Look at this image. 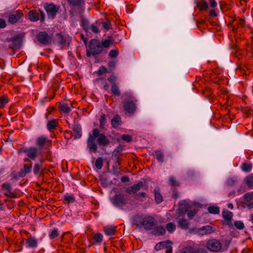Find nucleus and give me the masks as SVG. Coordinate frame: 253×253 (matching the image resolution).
<instances>
[{
  "instance_id": "obj_1",
  "label": "nucleus",
  "mask_w": 253,
  "mask_h": 253,
  "mask_svg": "<svg viewBox=\"0 0 253 253\" xmlns=\"http://www.w3.org/2000/svg\"><path fill=\"white\" fill-rule=\"evenodd\" d=\"M97 138V142L100 146H107L110 143L109 140L103 133H100V131L97 128H95L92 131V135H89L87 140V146L89 151L96 153L97 147L95 143V139Z\"/></svg>"
},
{
  "instance_id": "obj_2",
  "label": "nucleus",
  "mask_w": 253,
  "mask_h": 253,
  "mask_svg": "<svg viewBox=\"0 0 253 253\" xmlns=\"http://www.w3.org/2000/svg\"><path fill=\"white\" fill-rule=\"evenodd\" d=\"M157 223L156 220L153 216H147L144 217H139L136 225L143 226L146 230H150L156 225Z\"/></svg>"
},
{
  "instance_id": "obj_3",
  "label": "nucleus",
  "mask_w": 253,
  "mask_h": 253,
  "mask_svg": "<svg viewBox=\"0 0 253 253\" xmlns=\"http://www.w3.org/2000/svg\"><path fill=\"white\" fill-rule=\"evenodd\" d=\"M89 48L92 52L93 55L99 54L103 51L100 42L97 40H92L89 43Z\"/></svg>"
},
{
  "instance_id": "obj_4",
  "label": "nucleus",
  "mask_w": 253,
  "mask_h": 253,
  "mask_svg": "<svg viewBox=\"0 0 253 253\" xmlns=\"http://www.w3.org/2000/svg\"><path fill=\"white\" fill-rule=\"evenodd\" d=\"M206 247L211 252H218L221 250L222 244L219 240L213 239L207 241Z\"/></svg>"
},
{
  "instance_id": "obj_5",
  "label": "nucleus",
  "mask_w": 253,
  "mask_h": 253,
  "mask_svg": "<svg viewBox=\"0 0 253 253\" xmlns=\"http://www.w3.org/2000/svg\"><path fill=\"white\" fill-rule=\"evenodd\" d=\"M59 8L60 6L58 5H56L52 3H46L44 5V9L47 13V16L51 19L55 18Z\"/></svg>"
},
{
  "instance_id": "obj_6",
  "label": "nucleus",
  "mask_w": 253,
  "mask_h": 253,
  "mask_svg": "<svg viewBox=\"0 0 253 253\" xmlns=\"http://www.w3.org/2000/svg\"><path fill=\"white\" fill-rule=\"evenodd\" d=\"M24 152L26 154L27 157L31 160H34L38 156V149L34 147L27 148H22L19 150L18 152Z\"/></svg>"
},
{
  "instance_id": "obj_7",
  "label": "nucleus",
  "mask_w": 253,
  "mask_h": 253,
  "mask_svg": "<svg viewBox=\"0 0 253 253\" xmlns=\"http://www.w3.org/2000/svg\"><path fill=\"white\" fill-rule=\"evenodd\" d=\"M112 204L116 207H122L127 204V201L125 199V196L121 193H117L112 199Z\"/></svg>"
},
{
  "instance_id": "obj_8",
  "label": "nucleus",
  "mask_w": 253,
  "mask_h": 253,
  "mask_svg": "<svg viewBox=\"0 0 253 253\" xmlns=\"http://www.w3.org/2000/svg\"><path fill=\"white\" fill-rule=\"evenodd\" d=\"M136 101L125 100L122 102L124 110L129 113L133 114L136 110Z\"/></svg>"
},
{
  "instance_id": "obj_9",
  "label": "nucleus",
  "mask_w": 253,
  "mask_h": 253,
  "mask_svg": "<svg viewBox=\"0 0 253 253\" xmlns=\"http://www.w3.org/2000/svg\"><path fill=\"white\" fill-rule=\"evenodd\" d=\"M9 42V48L16 50L20 48L22 43V40L19 36H17L11 39Z\"/></svg>"
},
{
  "instance_id": "obj_10",
  "label": "nucleus",
  "mask_w": 253,
  "mask_h": 253,
  "mask_svg": "<svg viewBox=\"0 0 253 253\" xmlns=\"http://www.w3.org/2000/svg\"><path fill=\"white\" fill-rule=\"evenodd\" d=\"M38 41L43 44H48L51 42V38L45 32H41L37 36Z\"/></svg>"
},
{
  "instance_id": "obj_11",
  "label": "nucleus",
  "mask_w": 253,
  "mask_h": 253,
  "mask_svg": "<svg viewBox=\"0 0 253 253\" xmlns=\"http://www.w3.org/2000/svg\"><path fill=\"white\" fill-rule=\"evenodd\" d=\"M2 187L3 190L5 191L4 193V195L11 198H15L16 197V194L12 192V188L10 184L8 183H3Z\"/></svg>"
},
{
  "instance_id": "obj_12",
  "label": "nucleus",
  "mask_w": 253,
  "mask_h": 253,
  "mask_svg": "<svg viewBox=\"0 0 253 253\" xmlns=\"http://www.w3.org/2000/svg\"><path fill=\"white\" fill-rule=\"evenodd\" d=\"M32 168V163L30 164H26L23 166V168L18 172V175L20 177H24L26 174L29 173L31 172Z\"/></svg>"
},
{
  "instance_id": "obj_13",
  "label": "nucleus",
  "mask_w": 253,
  "mask_h": 253,
  "mask_svg": "<svg viewBox=\"0 0 253 253\" xmlns=\"http://www.w3.org/2000/svg\"><path fill=\"white\" fill-rule=\"evenodd\" d=\"M214 230L213 228L210 225L205 226L201 228H198L197 230V233L202 236L210 234L213 232Z\"/></svg>"
},
{
  "instance_id": "obj_14",
  "label": "nucleus",
  "mask_w": 253,
  "mask_h": 253,
  "mask_svg": "<svg viewBox=\"0 0 253 253\" xmlns=\"http://www.w3.org/2000/svg\"><path fill=\"white\" fill-rule=\"evenodd\" d=\"M23 16V14L21 12L16 11L9 14L8 16V22L11 24H14L17 22Z\"/></svg>"
},
{
  "instance_id": "obj_15",
  "label": "nucleus",
  "mask_w": 253,
  "mask_h": 253,
  "mask_svg": "<svg viewBox=\"0 0 253 253\" xmlns=\"http://www.w3.org/2000/svg\"><path fill=\"white\" fill-rule=\"evenodd\" d=\"M177 223L178 226L181 228L182 229L186 230L188 229L189 226V222L185 218H178Z\"/></svg>"
},
{
  "instance_id": "obj_16",
  "label": "nucleus",
  "mask_w": 253,
  "mask_h": 253,
  "mask_svg": "<svg viewBox=\"0 0 253 253\" xmlns=\"http://www.w3.org/2000/svg\"><path fill=\"white\" fill-rule=\"evenodd\" d=\"M195 2L197 6L200 10H206L209 7L208 3L205 0H200V1L196 0Z\"/></svg>"
},
{
  "instance_id": "obj_17",
  "label": "nucleus",
  "mask_w": 253,
  "mask_h": 253,
  "mask_svg": "<svg viewBox=\"0 0 253 253\" xmlns=\"http://www.w3.org/2000/svg\"><path fill=\"white\" fill-rule=\"evenodd\" d=\"M103 230L106 235L111 236L115 234L116 232V227L112 226H107L104 227Z\"/></svg>"
},
{
  "instance_id": "obj_18",
  "label": "nucleus",
  "mask_w": 253,
  "mask_h": 253,
  "mask_svg": "<svg viewBox=\"0 0 253 253\" xmlns=\"http://www.w3.org/2000/svg\"><path fill=\"white\" fill-rule=\"evenodd\" d=\"M121 119L119 115H116L111 120V124L114 128L117 127L121 125Z\"/></svg>"
},
{
  "instance_id": "obj_19",
  "label": "nucleus",
  "mask_w": 253,
  "mask_h": 253,
  "mask_svg": "<svg viewBox=\"0 0 253 253\" xmlns=\"http://www.w3.org/2000/svg\"><path fill=\"white\" fill-rule=\"evenodd\" d=\"M114 42L113 38L111 37H109L108 39L102 41L101 43L102 49L103 48H108L110 47L111 43Z\"/></svg>"
},
{
  "instance_id": "obj_20",
  "label": "nucleus",
  "mask_w": 253,
  "mask_h": 253,
  "mask_svg": "<svg viewBox=\"0 0 253 253\" xmlns=\"http://www.w3.org/2000/svg\"><path fill=\"white\" fill-rule=\"evenodd\" d=\"M153 234L161 236L165 234L166 232L165 228L162 226H159L155 228L153 231Z\"/></svg>"
},
{
  "instance_id": "obj_21",
  "label": "nucleus",
  "mask_w": 253,
  "mask_h": 253,
  "mask_svg": "<svg viewBox=\"0 0 253 253\" xmlns=\"http://www.w3.org/2000/svg\"><path fill=\"white\" fill-rule=\"evenodd\" d=\"M49 142L46 137L41 136L39 137L36 140V144L40 147H42L46 142Z\"/></svg>"
},
{
  "instance_id": "obj_22",
  "label": "nucleus",
  "mask_w": 253,
  "mask_h": 253,
  "mask_svg": "<svg viewBox=\"0 0 253 253\" xmlns=\"http://www.w3.org/2000/svg\"><path fill=\"white\" fill-rule=\"evenodd\" d=\"M111 93L115 96H120L121 95L119 85L117 84L111 85Z\"/></svg>"
},
{
  "instance_id": "obj_23",
  "label": "nucleus",
  "mask_w": 253,
  "mask_h": 253,
  "mask_svg": "<svg viewBox=\"0 0 253 253\" xmlns=\"http://www.w3.org/2000/svg\"><path fill=\"white\" fill-rule=\"evenodd\" d=\"M29 19L31 21H37L40 20L39 14L34 10H31L29 12Z\"/></svg>"
},
{
  "instance_id": "obj_24",
  "label": "nucleus",
  "mask_w": 253,
  "mask_h": 253,
  "mask_svg": "<svg viewBox=\"0 0 253 253\" xmlns=\"http://www.w3.org/2000/svg\"><path fill=\"white\" fill-rule=\"evenodd\" d=\"M57 121L55 119L49 121L47 124V128L49 131L56 128L57 126Z\"/></svg>"
},
{
  "instance_id": "obj_25",
  "label": "nucleus",
  "mask_w": 253,
  "mask_h": 253,
  "mask_svg": "<svg viewBox=\"0 0 253 253\" xmlns=\"http://www.w3.org/2000/svg\"><path fill=\"white\" fill-rule=\"evenodd\" d=\"M56 41L57 43L61 46V48L63 47L66 42L65 38L60 34L57 35Z\"/></svg>"
},
{
  "instance_id": "obj_26",
  "label": "nucleus",
  "mask_w": 253,
  "mask_h": 253,
  "mask_svg": "<svg viewBox=\"0 0 253 253\" xmlns=\"http://www.w3.org/2000/svg\"><path fill=\"white\" fill-rule=\"evenodd\" d=\"M82 128L79 125H75L73 127V131L75 138H80L82 135Z\"/></svg>"
},
{
  "instance_id": "obj_27",
  "label": "nucleus",
  "mask_w": 253,
  "mask_h": 253,
  "mask_svg": "<svg viewBox=\"0 0 253 253\" xmlns=\"http://www.w3.org/2000/svg\"><path fill=\"white\" fill-rule=\"evenodd\" d=\"M155 201L157 203H160L163 201V197L160 194V189L156 188L154 190Z\"/></svg>"
},
{
  "instance_id": "obj_28",
  "label": "nucleus",
  "mask_w": 253,
  "mask_h": 253,
  "mask_svg": "<svg viewBox=\"0 0 253 253\" xmlns=\"http://www.w3.org/2000/svg\"><path fill=\"white\" fill-rule=\"evenodd\" d=\"M59 110L64 113H68L71 111V108L66 103H62L59 106Z\"/></svg>"
},
{
  "instance_id": "obj_29",
  "label": "nucleus",
  "mask_w": 253,
  "mask_h": 253,
  "mask_svg": "<svg viewBox=\"0 0 253 253\" xmlns=\"http://www.w3.org/2000/svg\"><path fill=\"white\" fill-rule=\"evenodd\" d=\"M122 98L125 100L136 101L135 97L132 95V93L129 92H125L122 96Z\"/></svg>"
},
{
  "instance_id": "obj_30",
  "label": "nucleus",
  "mask_w": 253,
  "mask_h": 253,
  "mask_svg": "<svg viewBox=\"0 0 253 253\" xmlns=\"http://www.w3.org/2000/svg\"><path fill=\"white\" fill-rule=\"evenodd\" d=\"M222 216L226 220L229 221L233 216V213L228 210H224L222 211Z\"/></svg>"
},
{
  "instance_id": "obj_31",
  "label": "nucleus",
  "mask_w": 253,
  "mask_h": 253,
  "mask_svg": "<svg viewBox=\"0 0 253 253\" xmlns=\"http://www.w3.org/2000/svg\"><path fill=\"white\" fill-rule=\"evenodd\" d=\"M246 183L251 188H253V174H250L245 178Z\"/></svg>"
},
{
  "instance_id": "obj_32",
  "label": "nucleus",
  "mask_w": 253,
  "mask_h": 253,
  "mask_svg": "<svg viewBox=\"0 0 253 253\" xmlns=\"http://www.w3.org/2000/svg\"><path fill=\"white\" fill-rule=\"evenodd\" d=\"M242 169L245 172H249L252 169V165L251 163H244L242 165Z\"/></svg>"
},
{
  "instance_id": "obj_33",
  "label": "nucleus",
  "mask_w": 253,
  "mask_h": 253,
  "mask_svg": "<svg viewBox=\"0 0 253 253\" xmlns=\"http://www.w3.org/2000/svg\"><path fill=\"white\" fill-rule=\"evenodd\" d=\"M122 150V149L121 148H117L113 151L112 153L113 157H114L117 160H118L119 158L122 155L121 152Z\"/></svg>"
},
{
  "instance_id": "obj_34",
  "label": "nucleus",
  "mask_w": 253,
  "mask_h": 253,
  "mask_svg": "<svg viewBox=\"0 0 253 253\" xmlns=\"http://www.w3.org/2000/svg\"><path fill=\"white\" fill-rule=\"evenodd\" d=\"M169 184L173 186H179L180 185L179 182L173 176H171L169 178Z\"/></svg>"
},
{
  "instance_id": "obj_35",
  "label": "nucleus",
  "mask_w": 253,
  "mask_h": 253,
  "mask_svg": "<svg viewBox=\"0 0 253 253\" xmlns=\"http://www.w3.org/2000/svg\"><path fill=\"white\" fill-rule=\"evenodd\" d=\"M28 245L31 248H35L37 246V242L34 238H30L26 240Z\"/></svg>"
},
{
  "instance_id": "obj_36",
  "label": "nucleus",
  "mask_w": 253,
  "mask_h": 253,
  "mask_svg": "<svg viewBox=\"0 0 253 253\" xmlns=\"http://www.w3.org/2000/svg\"><path fill=\"white\" fill-rule=\"evenodd\" d=\"M166 229L169 233H171L175 231L176 226L174 223L169 222L166 225Z\"/></svg>"
},
{
  "instance_id": "obj_37",
  "label": "nucleus",
  "mask_w": 253,
  "mask_h": 253,
  "mask_svg": "<svg viewBox=\"0 0 253 253\" xmlns=\"http://www.w3.org/2000/svg\"><path fill=\"white\" fill-rule=\"evenodd\" d=\"M99 122V127L102 129H104L106 123V115L105 114L101 115Z\"/></svg>"
},
{
  "instance_id": "obj_38",
  "label": "nucleus",
  "mask_w": 253,
  "mask_h": 253,
  "mask_svg": "<svg viewBox=\"0 0 253 253\" xmlns=\"http://www.w3.org/2000/svg\"><path fill=\"white\" fill-rule=\"evenodd\" d=\"M69 4L73 6H78L81 5L83 0H67Z\"/></svg>"
},
{
  "instance_id": "obj_39",
  "label": "nucleus",
  "mask_w": 253,
  "mask_h": 253,
  "mask_svg": "<svg viewBox=\"0 0 253 253\" xmlns=\"http://www.w3.org/2000/svg\"><path fill=\"white\" fill-rule=\"evenodd\" d=\"M155 155L156 158L161 162H164V156L161 151H156L155 152Z\"/></svg>"
},
{
  "instance_id": "obj_40",
  "label": "nucleus",
  "mask_w": 253,
  "mask_h": 253,
  "mask_svg": "<svg viewBox=\"0 0 253 253\" xmlns=\"http://www.w3.org/2000/svg\"><path fill=\"white\" fill-rule=\"evenodd\" d=\"M238 21L237 23V26L238 28L243 27L245 25V21L244 19L243 18H235L233 20V21Z\"/></svg>"
},
{
  "instance_id": "obj_41",
  "label": "nucleus",
  "mask_w": 253,
  "mask_h": 253,
  "mask_svg": "<svg viewBox=\"0 0 253 253\" xmlns=\"http://www.w3.org/2000/svg\"><path fill=\"white\" fill-rule=\"evenodd\" d=\"M95 166L99 169L102 168L103 166V159L102 158L99 157L97 159L95 163Z\"/></svg>"
},
{
  "instance_id": "obj_42",
  "label": "nucleus",
  "mask_w": 253,
  "mask_h": 253,
  "mask_svg": "<svg viewBox=\"0 0 253 253\" xmlns=\"http://www.w3.org/2000/svg\"><path fill=\"white\" fill-rule=\"evenodd\" d=\"M208 210L211 213L217 214L219 212V209L217 207H209Z\"/></svg>"
},
{
  "instance_id": "obj_43",
  "label": "nucleus",
  "mask_w": 253,
  "mask_h": 253,
  "mask_svg": "<svg viewBox=\"0 0 253 253\" xmlns=\"http://www.w3.org/2000/svg\"><path fill=\"white\" fill-rule=\"evenodd\" d=\"M143 186V182L140 181L137 183V184H134L133 185L131 186L135 193L137 192L138 191H139L141 188Z\"/></svg>"
},
{
  "instance_id": "obj_44",
  "label": "nucleus",
  "mask_w": 253,
  "mask_h": 253,
  "mask_svg": "<svg viewBox=\"0 0 253 253\" xmlns=\"http://www.w3.org/2000/svg\"><path fill=\"white\" fill-rule=\"evenodd\" d=\"M59 235V233L58 229L57 228H54L49 234V238L50 239H53L57 237Z\"/></svg>"
},
{
  "instance_id": "obj_45",
  "label": "nucleus",
  "mask_w": 253,
  "mask_h": 253,
  "mask_svg": "<svg viewBox=\"0 0 253 253\" xmlns=\"http://www.w3.org/2000/svg\"><path fill=\"white\" fill-rule=\"evenodd\" d=\"M7 102L8 100L6 96H3L0 97V108L3 107Z\"/></svg>"
},
{
  "instance_id": "obj_46",
  "label": "nucleus",
  "mask_w": 253,
  "mask_h": 253,
  "mask_svg": "<svg viewBox=\"0 0 253 253\" xmlns=\"http://www.w3.org/2000/svg\"><path fill=\"white\" fill-rule=\"evenodd\" d=\"M118 54L119 50L118 49H114L110 51L109 56L111 58H115L118 56Z\"/></svg>"
},
{
  "instance_id": "obj_47",
  "label": "nucleus",
  "mask_w": 253,
  "mask_h": 253,
  "mask_svg": "<svg viewBox=\"0 0 253 253\" xmlns=\"http://www.w3.org/2000/svg\"><path fill=\"white\" fill-rule=\"evenodd\" d=\"M42 166L40 165L38 163H36L35 164L34 169H33V172L35 174H37L40 170L42 169Z\"/></svg>"
},
{
  "instance_id": "obj_48",
  "label": "nucleus",
  "mask_w": 253,
  "mask_h": 253,
  "mask_svg": "<svg viewBox=\"0 0 253 253\" xmlns=\"http://www.w3.org/2000/svg\"><path fill=\"white\" fill-rule=\"evenodd\" d=\"M235 226L239 230H242L244 228V224L241 221H236L234 222Z\"/></svg>"
},
{
  "instance_id": "obj_49",
  "label": "nucleus",
  "mask_w": 253,
  "mask_h": 253,
  "mask_svg": "<svg viewBox=\"0 0 253 253\" xmlns=\"http://www.w3.org/2000/svg\"><path fill=\"white\" fill-rule=\"evenodd\" d=\"M103 239V236L100 233H96L94 236V239L97 243H100L102 242Z\"/></svg>"
},
{
  "instance_id": "obj_50",
  "label": "nucleus",
  "mask_w": 253,
  "mask_h": 253,
  "mask_svg": "<svg viewBox=\"0 0 253 253\" xmlns=\"http://www.w3.org/2000/svg\"><path fill=\"white\" fill-rule=\"evenodd\" d=\"M107 72V68L103 66H101L99 69H98V70L97 71V74L98 75H103V74L106 73Z\"/></svg>"
},
{
  "instance_id": "obj_51",
  "label": "nucleus",
  "mask_w": 253,
  "mask_h": 253,
  "mask_svg": "<svg viewBox=\"0 0 253 253\" xmlns=\"http://www.w3.org/2000/svg\"><path fill=\"white\" fill-rule=\"evenodd\" d=\"M116 80L117 77L114 75H111L108 78V81L110 83L111 85L113 84H116Z\"/></svg>"
},
{
  "instance_id": "obj_52",
  "label": "nucleus",
  "mask_w": 253,
  "mask_h": 253,
  "mask_svg": "<svg viewBox=\"0 0 253 253\" xmlns=\"http://www.w3.org/2000/svg\"><path fill=\"white\" fill-rule=\"evenodd\" d=\"M253 196V193H246L244 195L245 200L246 201H247V202H249L252 199Z\"/></svg>"
},
{
  "instance_id": "obj_53",
  "label": "nucleus",
  "mask_w": 253,
  "mask_h": 253,
  "mask_svg": "<svg viewBox=\"0 0 253 253\" xmlns=\"http://www.w3.org/2000/svg\"><path fill=\"white\" fill-rule=\"evenodd\" d=\"M193 248L190 247H188L183 249L181 252V253H193Z\"/></svg>"
},
{
  "instance_id": "obj_54",
  "label": "nucleus",
  "mask_w": 253,
  "mask_h": 253,
  "mask_svg": "<svg viewBox=\"0 0 253 253\" xmlns=\"http://www.w3.org/2000/svg\"><path fill=\"white\" fill-rule=\"evenodd\" d=\"M121 138L122 140L126 141V142H129L131 140V137L128 134H123L121 136Z\"/></svg>"
},
{
  "instance_id": "obj_55",
  "label": "nucleus",
  "mask_w": 253,
  "mask_h": 253,
  "mask_svg": "<svg viewBox=\"0 0 253 253\" xmlns=\"http://www.w3.org/2000/svg\"><path fill=\"white\" fill-rule=\"evenodd\" d=\"M236 181L237 180L236 179L233 178H230L228 179L227 181V184L229 186H232L236 183Z\"/></svg>"
},
{
  "instance_id": "obj_56",
  "label": "nucleus",
  "mask_w": 253,
  "mask_h": 253,
  "mask_svg": "<svg viewBox=\"0 0 253 253\" xmlns=\"http://www.w3.org/2000/svg\"><path fill=\"white\" fill-rule=\"evenodd\" d=\"M193 253H207V251L205 249H197V250L193 249Z\"/></svg>"
},
{
  "instance_id": "obj_57",
  "label": "nucleus",
  "mask_w": 253,
  "mask_h": 253,
  "mask_svg": "<svg viewBox=\"0 0 253 253\" xmlns=\"http://www.w3.org/2000/svg\"><path fill=\"white\" fill-rule=\"evenodd\" d=\"M90 29L92 31V32H93L94 33H97L99 32V31H100L98 29V28L94 24H92L91 25Z\"/></svg>"
},
{
  "instance_id": "obj_58",
  "label": "nucleus",
  "mask_w": 253,
  "mask_h": 253,
  "mask_svg": "<svg viewBox=\"0 0 253 253\" xmlns=\"http://www.w3.org/2000/svg\"><path fill=\"white\" fill-rule=\"evenodd\" d=\"M64 199L65 201H67L69 203H73L75 201L74 198L71 196H65L64 197Z\"/></svg>"
},
{
  "instance_id": "obj_59",
  "label": "nucleus",
  "mask_w": 253,
  "mask_h": 253,
  "mask_svg": "<svg viewBox=\"0 0 253 253\" xmlns=\"http://www.w3.org/2000/svg\"><path fill=\"white\" fill-rule=\"evenodd\" d=\"M187 174L189 178H193L196 176V173L193 170H189Z\"/></svg>"
},
{
  "instance_id": "obj_60",
  "label": "nucleus",
  "mask_w": 253,
  "mask_h": 253,
  "mask_svg": "<svg viewBox=\"0 0 253 253\" xmlns=\"http://www.w3.org/2000/svg\"><path fill=\"white\" fill-rule=\"evenodd\" d=\"M103 28L106 30H108L111 28V23L109 21L106 23H102Z\"/></svg>"
},
{
  "instance_id": "obj_61",
  "label": "nucleus",
  "mask_w": 253,
  "mask_h": 253,
  "mask_svg": "<svg viewBox=\"0 0 253 253\" xmlns=\"http://www.w3.org/2000/svg\"><path fill=\"white\" fill-rule=\"evenodd\" d=\"M196 213V211H189L187 213V215L188 217L190 219L192 218L195 215Z\"/></svg>"
},
{
  "instance_id": "obj_62",
  "label": "nucleus",
  "mask_w": 253,
  "mask_h": 253,
  "mask_svg": "<svg viewBox=\"0 0 253 253\" xmlns=\"http://www.w3.org/2000/svg\"><path fill=\"white\" fill-rule=\"evenodd\" d=\"M126 192L129 194L135 193L132 186L127 187L126 189Z\"/></svg>"
},
{
  "instance_id": "obj_63",
  "label": "nucleus",
  "mask_w": 253,
  "mask_h": 253,
  "mask_svg": "<svg viewBox=\"0 0 253 253\" xmlns=\"http://www.w3.org/2000/svg\"><path fill=\"white\" fill-rule=\"evenodd\" d=\"M210 6L212 8L217 6V3L215 0H209Z\"/></svg>"
},
{
  "instance_id": "obj_64",
  "label": "nucleus",
  "mask_w": 253,
  "mask_h": 253,
  "mask_svg": "<svg viewBox=\"0 0 253 253\" xmlns=\"http://www.w3.org/2000/svg\"><path fill=\"white\" fill-rule=\"evenodd\" d=\"M82 24L85 30H87L88 29V22L87 21L83 20Z\"/></svg>"
}]
</instances>
